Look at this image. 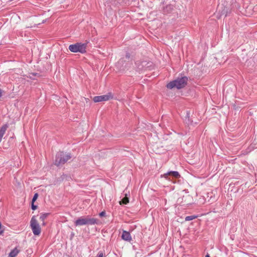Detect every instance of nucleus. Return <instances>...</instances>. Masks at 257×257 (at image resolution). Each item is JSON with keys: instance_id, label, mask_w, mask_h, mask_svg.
<instances>
[{"instance_id": "1", "label": "nucleus", "mask_w": 257, "mask_h": 257, "mask_svg": "<svg viewBox=\"0 0 257 257\" xmlns=\"http://www.w3.org/2000/svg\"><path fill=\"white\" fill-rule=\"evenodd\" d=\"M188 81V77L186 76H183L178 77L176 79L170 82L167 84V88L168 89H172L174 87L177 89H181L185 87L187 85Z\"/></svg>"}, {"instance_id": "2", "label": "nucleus", "mask_w": 257, "mask_h": 257, "mask_svg": "<svg viewBox=\"0 0 257 257\" xmlns=\"http://www.w3.org/2000/svg\"><path fill=\"white\" fill-rule=\"evenodd\" d=\"M71 157V155L70 153L59 152L56 154L54 164L57 166L64 165L70 160Z\"/></svg>"}, {"instance_id": "3", "label": "nucleus", "mask_w": 257, "mask_h": 257, "mask_svg": "<svg viewBox=\"0 0 257 257\" xmlns=\"http://www.w3.org/2000/svg\"><path fill=\"white\" fill-rule=\"evenodd\" d=\"M88 41H86L84 43H76L74 44H71L69 46V50L73 53L79 52L81 54H84L86 52V48Z\"/></svg>"}, {"instance_id": "4", "label": "nucleus", "mask_w": 257, "mask_h": 257, "mask_svg": "<svg viewBox=\"0 0 257 257\" xmlns=\"http://www.w3.org/2000/svg\"><path fill=\"white\" fill-rule=\"evenodd\" d=\"M30 226L34 235H39L41 233V227L35 216H33L31 219Z\"/></svg>"}, {"instance_id": "5", "label": "nucleus", "mask_w": 257, "mask_h": 257, "mask_svg": "<svg viewBox=\"0 0 257 257\" xmlns=\"http://www.w3.org/2000/svg\"><path fill=\"white\" fill-rule=\"evenodd\" d=\"M161 177L173 181V179L179 178L180 177V175L177 171H171L162 175Z\"/></svg>"}, {"instance_id": "6", "label": "nucleus", "mask_w": 257, "mask_h": 257, "mask_svg": "<svg viewBox=\"0 0 257 257\" xmlns=\"http://www.w3.org/2000/svg\"><path fill=\"white\" fill-rule=\"evenodd\" d=\"M138 65V68L140 70L144 71L147 69L151 70L153 67V63L152 62H148L147 61H143L138 64V62L136 63Z\"/></svg>"}, {"instance_id": "7", "label": "nucleus", "mask_w": 257, "mask_h": 257, "mask_svg": "<svg viewBox=\"0 0 257 257\" xmlns=\"http://www.w3.org/2000/svg\"><path fill=\"white\" fill-rule=\"evenodd\" d=\"M113 95L111 93L109 92L105 95L96 96L93 98V100L95 102H99L102 101H106L112 98Z\"/></svg>"}, {"instance_id": "8", "label": "nucleus", "mask_w": 257, "mask_h": 257, "mask_svg": "<svg viewBox=\"0 0 257 257\" xmlns=\"http://www.w3.org/2000/svg\"><path fill=\"white\" fill-rule=\"evenodd\" d=\"M99 219L95 218H91L89 216L86 217V225H94L99 224Z\"/></svg>"}, {"instance_id": "9", "label": "nucleus", "mask_w": 257, "mask_h": 257, "mask_svg": "<svg viewBox=\"0 0 257 257\" xmlns=\"http://www.w3.org/2000/svg\"><path fill=\"white\" fill-rule=\"evenodd\" d=\"M121 238L125 240L128 242H130L132 240V238L131 235L130 233L128 231L123 230L122 231V234H121Z\"/></svg>"}, {"instance_id": "10", "label": "nucleus", "mask_w": 257, "mask_h": 257, "mask_svg": "<svg viewBox=\"0 0 257 257\" xmlns=\"http://www.w3.org/2000/svg\"><path fill=\"white\" fill-rule=\"evenodd\" d=\"M75 226H82L86 225V217H80L74 221Z\"/></svg>"}, {"instance_id": "11", "label": "nucleus", "mask_w": 257, "mask_h": 257, "mask_svg": "<svg viewBox=\"0 0 257 257\" xmlns=\"http://www.w3.org/2000/svg\"><path fill=\"white\" fill-rule=\"evenodd\" d=\"M9 125L8 124H5L2 125L0 128V142L2 141V138L6 133V130L8 128Z\"/></svg>"}, {"instance_id": "12", "label": "nucleus", "mask_w": 257, "mask_h": 257, "mask_svg": "<svg viewBox=\"0 0 257 257\" xmlns=\"http://www.w3.org/2000/svg\"><path fill=\"white\" fill-rule=\"evenodd\" d=\"M173 10V6L171 5H167L163 10L164 14H170Z\"/></svg>"}, {"instance_id": "13", "label": "nucleus", "mask_w": 257, "mask_h": 257, "mask_svg": "<svg viewBox=\"0 0 257 257\" xmlns=\"http://www.w3.org/2000/svg\"><path fill=\"white\" fill-rule=\"evenodd\" d=\"M20 250L18 249L17 247H15L13 249H12L11 252L9 254V256L10 257H16L17 254L19 253Z\"/></svg>"}, {"instance_id": "14", "label": "nucleus", "mask_w": 257, "mask_h": 257, "mask_svg": "<svg viewBox=\"0 0 257 257\" xmlns=\"http://www.w3.org/2000/svg\"><path fill=\"white\" fill-rule=\"evenodd\" d=\"M49 213H44L41 214L40 217V219L43 222V225H45V223L44 222L45 219L49 216Z\"/></svg>"}, {"instance_id": "15", "label": "nucleus", "mask_w": 257, "mask_h": 257, "mask_svg": "<svg viewBox=\"0 0 257 257\" xmlns=\"http://www.w3.org/2000/svg\"><path fill=\"white\" fill-rule=\"evenodd\" d=\"M124 60L123 58L119 59V60L117 63V66L119 68L120 70H123V64Z\"/></svg>"}, {"instance_id": "16", "label": "nucleus", "mask_w": 257, "mask_h": 257, "mask_svg": "<svg viewBox=\"0 0 257 257\" xmlns=\"http://www.w3.org/2000/svg\"><path fill=\"white\" fill-rule=\"evenodd\" d=\"M197 217L196 215H191V216H187L185 217V221H190L194 219H195Z\"/></svg>"}, {"instance_id": "17", "label": "nucleus", "mask_w": 257, "mask_h": 257, "mask_svg": "<svg viewBox=\"0 0 257 257\" xmlns=\"http://www.w3.org/2000/svg\"><path fill=\"white\" fill-rule=\"evenodd\" d=\"M95 257H105V254L103 251H99Z\"/></svg>"}, {"instance_id": "18", "label": "nucleus", "mask_w": 257, "mask_h": 257, "mask_svg": "<svg viewBox=\"0 0 257 257\" xmlns=\"http://www.w3.org/2000/svg\"><path fill=\"white\" fill-rule=\"evenodd\" d=\"M121 202H122L123 204H126L127 203H128L129 200L127 197H125L122 199Z\"/></svg>"}, {"instance_id": "19", "label": "nucleus", "mask_w": 257, "mask_h": 257, "mask_svg": "<svg viewBox=\"0 0 257 257\" xmlns=\"http://www.w3.org/2000/svg\"><path fill=\"white\" fill-rule=\"evenodd\" d=\"M38 193H35L34 194V195L33 196L32 202H35L37 200V199L38 198Z\"/></svg>"}, {"instance_id": "20", "label": "nucleus", "mask_w": 257, "mask_h": 257, "mask_svg": "<svg viewBox=\"0 0 257 257\" xmlns=\"http://www.w3.org/2000/svg\"><path fill=\"white\" fill-rule=\"evenodd\" d=\"M31 208L32 210H35L37 209V205H34V202H31Z\"/></svg>"}, {"instance_id": "21", "label": "nucleus", "mask_w": 257, "mask_h": 257, "mask_svg": "<svg viewBox=\"0 0 257 257\" xmlns=\"http://www.w3.org/2000/svg\"><path fill=\"white\" fill-rule=\"evenodd\" d=\"M105 211H102L99 214V216L100 217H103V216H104L105 215Z\"/></svg>"}, {"instance_id": "22", "label": "nucleus", "mask_w": 257, "mask_h": 257, "mask_svg": "<svg viewBox=\"0 0 257 257\" xmlns=\"http://www.w3.org/2000/svg\"><path fill=\"white\" fill-rule=\"evenodd\" d=\"M125 57L126 59H129L131 57V54L129 53H126L125 55Z\"/></svg>"}, {"instance_id": "23", "label": "nucleus", "mask_w": 257, "mask_h": 257, "mask_svg": "<svg viewBox=\"0 0 257 257\" xmlns=\"http://www.w3.org/2000/svg\"><path fill=\"white\" fill-rule=\"evenodd\" d=\"M3 92H4V91L2 89L0 88V98L3 96Z\"/></svg>"}, {"instance_id": "24", "label": "nucleus", "mask_w": 257, "mask_h": 257, "mask_svg": "<svg viewBox=\"0 0 257 257\" xmlns=\"http://www.w3.org/2000/svg\"><path fill=\"white\" fill-rule=\"evenodd\" d=\"M31 74H32L33 76H36L38 74H37V73H32Z\"/></svg>"}, {"instance_id": "25", "label": "nucleus", "mask_w": 257, "mask_h": 257, "mask_svg": "<svg viewBox=\"0 0 257 257\" xmlns=\"http://www.w3.org/2000/svg\"><path fill=\"white\" fill-rule=\"evenodd\" d=\"M205 257H210V255H209L208 253H207V254L205 255Z\"/></svg>"}]
</instances>
